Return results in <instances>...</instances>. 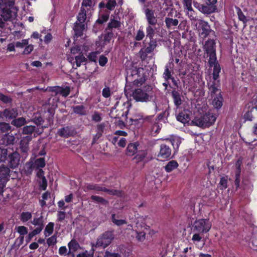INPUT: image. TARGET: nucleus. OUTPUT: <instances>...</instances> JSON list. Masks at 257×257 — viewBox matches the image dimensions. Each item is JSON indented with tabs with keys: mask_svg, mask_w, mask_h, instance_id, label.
Here are the masks:
<instances>
[{
	"mask_svg": "<svg viewBox=\"0 0 257 257\" xmlns=\"http://www.w3.org/2000/svg\"><path fill=\"white\" fill-rule=\"evenodd\" d=\"M10 169L8 166L3 165L0 167V182H3L6 185L10 177Z\"/></svg>",
	"mask_w": 257,
	"mask_h": 257,
	"instance_id": "nucleus-19",
	"label": "nucleus"
},
{
	"mask_svg": "<svg viewBox=\"0 0 257 257\" xmlns=\"http://www.w3.org/2000/svg\"><path fill=\"white\" fill-rule=\"evenodd\" d=\"M7 161L10 167L16 168L20 164V155L17 152H13L8 155Z\"/></svg>",
	"mask_w": 257,
	"mask_h": 257,
	"instance_id": "nucleus-13",
	"label": "nucleus"
},
{
	"mask_svg": "<svg viewBox=\"0 0 257 257\" xmlns=\"http://www.w3.org/2000/svg\"><path fill=\"white\" fill-rule=\"evenodd\" d=\"M116 1L115 0H108L106 3V8L109 10H113L116 6Z\"/></svg>",
	"mask_w": 257,
	"mask_h": 257,
	"instance_id": "nucleus-52",
	"label": "nucleus"
},
{
	"mask_svg": "<svg viewBox=\"0 0 257 257\" xmlns=\"http://www.w3.org/2000/svg\"><path fill=\"white\" fill-rule=\"evenodd\" d=\"M0 101L5 104H11L13 102V99L10 96L0 92Z\"/></svg>",
	"mask_w": 257,
	"mask_h": 257,
	"instance_id": "nucleus-46",
	"label": "nucleus"
},
{
	"mask_svg": "<svg viewBox=\"0 0 257 257\" xmlns=\"http://www.w3.org/2000/svg\"><path fill=\"white\" fill-rule=\"evenodd\" d=\"M77 21L79 23L84 24L86 19V12L84 8L81 7V10L77 16Z\"/></svg>",
	"mask_w": 257,
	"mask_h": 257,
	"instance_id": "nucleus-37",
	"label": "nucleus"
},
{
	"mask_svg": "<svg viewBox=\"0 0 257 257\" xmlns=\"http://www.w3.org/2000/svg\"><path fill=\"white\" fill-rule=\"evenodd\" d=\"M92 120L95 122L100 121L102 118L100 113L97 111H95L92 115Z\"/></svg>",
	"mask_w": 257,
	"mask_h": 257,
	"instance_id": "nucleus-62",
	"label": "nucleus"
},
{
	"mask_svg": "<svg viewBox=\"0 0 257 257\" xmlns=\"http://www.w3.org/2000/svg\"><path fill=\"white\" fill-rule=\"evenodd\" d=\"M102 191L106 192L108 194L111 195H118V193H119V191L117 190L109 189H107L104 187H103Z\"/></svg>",
	"mask_w": 257,
	"mask_h": 257,
	"instance_id": "nucleus-58",
	"label": "nucleus"
},
{
	"mask_svg": "<svg viewBox=\"0 0 257 257\" xmlns=\"http://www.w3.org/2000/svg\"><path fill=\"white\" fill-rule=\"evenodd\" d=\"M144 13L149 25L155 26L157 23V18L155 16V11L147 8L145 9Z\"/></svg>",
	"mask_w": 257,
	"mask_h": 257,
	"instance_id": "nucleus-16",
	"label": "nucleus"
},
{
	"mask_svg": "<svg viewBox=\"0 0 257 257\" xmlns=\"http://www.w3.org/2000/svg\"><path fill=\"white\" fill-rule=\"evenodd\" d=\"M85 29L84 24L79 23L76 22L74 25L73 30L74 34L77 37H81L83 34V31Z\"/></svg>",
	"mask_w": 257,
	"mask_h": 257,
	"instance_id": "nucleus-26",
	"label": "nucleus"
},
{
	"mask_svg": "<svg viewBox=\"0 0 257 257\" xmlns=\"http://www.w3.org/2000/svg\"><path fill=\"white\" fill-rule=\"evenodd\" d=\"M145 37V33L142 30L139 29L137 33L135 39L137 41H141Z\"/></svg>",
	"mask_w": 257,
	"mask_h": 257,
	"instance_id": "nucleus-59",
	"label": "nucleus"
},
{
	"mask_svg": "<svg viewBox=\"0 0 257 257\" xmlns=\"http://www.w3.org/2000/svg\"><path fill=\"white\" fill-rule=\"evenodd\" d=\"M211 224L208 219H201L196 220L193 225V231L203 233L209 231Z\"/></svg>",
	"mask_w": 257,
	"mask_h": 257,
	"instance_id": "nucleus-8",
	"label": "nucleus"
},
{
	"mask_svg": "<svg viewBox=\"0 0 257 257\" xmlns=\"http://www.w3.org/2000/svg\"><path fill=\"white\" fill-rule=\"evenodd\" d=\"M54 224L53 222H49L46 226L44 231V234L46 236L52 234L54 230Z\"/></svg>",
	"mask_w": 257,
	"mask_h": 257,
	"instance_id": "nucleus-45",
	"label": "nucleus"
},
{
	"mask_svg": "<svg viewBox=\"0 0 257 257\" xmlns=\"http://www.w3.org/2000/svg\"><path fill=\"white\" fill-rule=\"evenodd\" d=\"M26 123V119L23 117L14 118L11 121V124L17 127H20Z\"/></svg>",
	"mask_w": 257,
	"mask_h": 257,
	"instance_id": "nucleus-33",
	"label": "nucleus"
},
{
	"mask_svg": "<svg viewBox=\"0 0 257 257\" xmlns=\"http://www.w3.org/2000/svg\"><path fill=\"white\" fill-rule=\"evenodd\" d=\"M144 47L139 51V54L142 60L147 59L148 54L152 53L157 46V42L156 39H150V41L147 45L146 40L143 42Z\"/></svg>",
	"mask_w": 257,
	"mask_h": 257,
	"instance_id": "nucleus-6",
	"label": "nucleus"
},
{
	"mask_svg": "<svg viewBox=\"0 0 257 257\" xmlns=\"http://www.w3.org/2000/svg\"><path fill=\"white\" fill-rule=\"evenodd\" d=\"M32 121L38 126L42 124L44 120L40 114H36L32 119Z\"/></svg>",
	"mask_w": 257,
	"mask_h": 257,
	"instance_id": "nucleus-53",
	"label": "nucleus"
},
{
	"mask_svg": "<svg viewBox=\"0 0 257 257\" xmlns=\"http://www.w3.org/2000/svg\"><path fill=\"white\" fill-rule=\"evenodd\" d=\"M171 71L169 70L168 66H166L165 71L163 73V77L166 81H168L172 77Z\"/></svg>",
	"mask_w": 257,
	"mask_h": 257,
	"instance_id": "nucleus-56",
	"label": "nucleus"
},
{
	"mask_svg": "<svg viewBox=\"0 0 257 257\" xmlns=\"http://www.w3.org/2000/svg\"><path fill=\"white\" fill-rule=\"evenodd\" d=\"M44 222L43 216L42 215L38 218H34L33 220L31 222L32 224L34 225L42 228H44Z\"/></svg>",
	"mask_w": 257,
	"mask_h": 257,
	"instance_id": "nucleus-41",
	"label": "nucleus"
},
{
	"mask_svg": "<svg viewBox=\"0 0 257 257\" xmlns=\"http://www.w3.org/2000/svg\"><path fill=\"white\" fill-rule=\"evenodd\" d=\"M193 5L195 8L204 14H210L215 12L217 10L216 6H213L207 2L206 4H201L197 2L194 1Z\"/></svg>",
	"mask_w": 257,
	"mask_h": 257,
	"instance_id": "nucleus-10",
	"label": "nucleus"
},
{
	"mask_svg": "<svg viewBox=\"0 0 257 257\" xmlns=\"http://www.w3.org/2000/svg\"><path fill=\"white\" fill-rule=\"evenodd\" d=\"M36 131V126L34 125H26L23 128V133L25 135H31Z\"/></svg>",
	"mask_w": 257,
	"mask_h": 257,
	"instance_id": "nucleus-47",
	"label": "nucleus"
},
{
	"mask_svg": "<svg viewBox=\"0 0 257 257\" xmlns=\"http://www.w3.org/2000/svg\"><path fill=\"white\" fill-rule=\"evenodd\" d=\"M176 119L178 121L185 123L190 120L189 114L185 110H183L179 113L176 116Z\"/></svg>",
	"mask_w": 257,
	"mask_h": 257,
	"instance_id": "nucleus-30",
	"label": "nucleus"
},
{
	"mask_svg": "<svg viewBox=\"0 0 257 257\" xmlns=\"http://www.w3.org/2000/svg\"><path fill=\"white\" fill-rule=\"evenodd\" d=\"M178 166V163L176 161L171 160L165 166V170L167 172L169 173L176 169Z\"/></svg>",
	"mask_w": 257,
	"mask_h": 257,
	"instance_id": "nucleus-32",
	"label": "nucleus"
},
{
	"mask_svg": "<svg viewBox=\"0 0 257 257\" xmlns=\"http://www.w3.org/2000/svg\"><path fill=\"white\" fill-rule=\"evenodd\" d=\"M192 0H184L183 4L185 9L189 11H192L193 9L192 7Z\"/></svg>",
	"mask_w": 257,
	"mask_h": 257,
	"instance_id": "nucleus-60",
	"label": "nucleus"
},
{
	"mask_svg": "<svg viewBox=\"0 0 257 257\" xmlns=\"http://www.w3.org/2000/svg\"><path fill=\"white\" fill-rule=\"evenodd\" d=\"M209 67L213 66V71L212 73V78L213 81H217V82L219 83V80H218L219 77V73L221 71V67L220 65L219 64L217 59L214 62L211 63L210 62H208Z\"/></svg>",
	"mask_w": 257,
	"mask_h": 257,
	"instance_id": "nucleus-18",
	"label": "nucleus"
},
{
	"mask_svg": "<svg viewBox=\"0 0 257 257\" xmlns=\"http://www.w3.org/2000/svg\"><path fill=\"white\" fill-rule=\"evenodd\" d=\"M91 199L94 202H96L98 203L101 204L102 205H107L108 203V201L103 198L102 197L92 195L91 196Z\"/></svg>",
	"mask_w": 257,
	"mask_h": 257,
	"instance_id": "nucleus-44",
	"label": "nucleus"
},
{
	"mask_svg": "<svg viewBox=\"0 0 257 257\" xmlns=\"http://www.w3.org/2000/svg\"><path fill=\"white\" fill-rule=\"evenodd\" d=\"M142 70H144L143 68H137L134 66L127 69L124 91H131L132 85L139 86L145 82V77L141 76L140 74Z\"/></svg>",
	"mask_w": 257,
	"mask_h": 257,
	"instance_id": "nucleus-1",
	"label": "nucleus"
},
{
	"mask_svg": "<svg viewBox=\"0 0 257 257\" xmlns=\"http://www.w3.org/2000/svg\"><path fill=\"white\" fill-rule=\"evenodd\" d=\"M153 26L149 25L146 27L147 38H148L149 39H155L154 36L155 34V29Z\"/></svg>",
	"mask_w": 257,
	"mask_h": 257,
	"instance_id": "nucleus-42",
	"label": "nucleus"
},
{
	"mask_svg": "<svg viewBox=\"0 0 257 257\" xmlns=\"http://www.w3.org/2000/svg\"><path fill=\"white\" fill-rule=\"evenodd\" d=\"M140 144L138 142L130 143L127 145L125 150V154L129 157H132L140 150Z\"/></svg>",
	"mask_w": 257,
	"mask_h": 257,
	"instance_id": "nucleus-17",
	"label": "nucleus"
},
{
	"mask_svg": "<svg viewBox=\"0 0 257 257\" xmlns=\"http://www.w3.org/2000/svg\"><path fill=\"white\" fill-rule=\"evenodd\" d=\"M216 42L213 39H208L203 45V49L207 57H209L208 62L212 63L217 59L216 52Z\"/></svg>",
	"mask_w": 257,
	"mask_h": 257,
	"instance_id": "nucleus-5",
	"label": "nucleus"
},
{
	"mask_svg": "<svg viewBox=\"0 0 257 257\" xmlns=\"http://www.w3.org/2000/svg\"><path fill=\"white\" fill-rule=\"evenodd\" d=\"M114 238V230L106 231L98 237L95 244L92 246L105 248L111 244Z\"/></svg>",
	"mask_w": 257,
	"mask_h": 257,
	"instance_id": "nucleus-4",
	"label": "nucleus"
},
{
	"mask_svg": "<svg viewBox=\"0 0 257 257\" xmlns=\"http://www.w3.org/2000/svg\"><path fill=\"white\" fill-rule=\"evenodd\" d=\"M33 163L35 169L43 168L46 166V161L44 157L36 159Z\"/></svg>",
	"mask_w": 257,
	"mask_h": 257,
	"instance_id": "nucleus-38",
	"label": "nucleus"
},
{
	"mask_svg": "<svg viewBox=\"0 0 257 257\" xmlns=\"http://www.w3.org/2000/svg\"><path fill=\"white\" fill-rule=\"evenodd\" d=\"M216 119L215 115L212 113H208L200 117L196 116L192 121V122L194 125L201 127H206L213 124Z\"/></svg>",
	"mask_w": 257,
	"mask_h": 257,
	"instance_id": "nucleus-3",
	"label": "nucleus"
},
{
	"mask_svg": "<svg viewBox=\"0 0 257 257\" xmlns=\"http://www.w3.org/2000/svg\"><path fill=\"white\" fill-rule=\"evenodd\" d=\"M136 238L138 241H143L146 238V233L144 231H140L136 230Z\"/></svg>",
	"mask_w": 257,
	"mask_h": 257,
	"instance_id": "nucleus-57",
	"label": "nucleus"
},
{
	"mask_svg": "<svg viewBox=\"0 0 257 257\" xmlns=\"http://www.w3.org/2000/svg\"><path fill=\"white\" fill-rule=\"evenodd\" d=\"M69 252L67 254L72 255L74 257V252H75L79 247L80 245L78 242L75 239H72L68 244Z\"/></svg>",
	"mask_w": 257,
	"mask_h": 257,
	"instance_id": "nucleus-25",
	"label": "nucleus"
},
{
	"mask_svg": "<svg viewBox=\"0 0 257 257\" xmlns=\"http://www.w3.org/2000/svg\"><path fill=\"white\" fill-rule=\"evenodd\" d=\"M35 167L32 161L27 162L24 166V172L27 176L31 175Z\"/></svg>",
	"mask_w": 257,
	"mask_h": 257,
	"instance_id": "nucleus-34",
	"label": "nucleus"
},
{
	"mask_svg": "<svg viewBox=\"0 0 257 257\" xmlns=\"http://www.w3.org/2000/svg\"><path fill=\"white\" fill-rule=\"evenodd\" d=\"M109 18V12H107L106 14L100 15L99 18L96 21L95 23L102 25L104 23L106 22L108 20Z\"/></svg>",
	"mask_w": 257,
	"mask_h": 257,
	"instance_id": "nucleus-43",
	"label": "nucleus"
},
{
	"mask_svg": "<svg viewBox=\"0 0 257 257\" xmlns=\"http://www.w3.org/2000/svg\"><path fill=\"white\" fill-rule=\"evenodd\" d=\"M11 126L9 123L0 122V131L3 132H7L11 130Z\"/></svg>",
	"mask_w": 257,
	"mask_h": 257,
	"instance_id": "nucleus-55",
	"label": "nucleus"
},
{
	"mask_svg": "<svg viewBox=\"0 0 257 257\" xmlns=\"http://www.w3.org/2000/svg\"><path fill=\"white\" fill-rule=\"evenodd\" d=\"M198 32L203 40L211 36L215 37V32L211 29L208 23L203 20H200L198 23Z\"/></svg>",
	"mask_w": 257,
	"mask_h": 257,
	"instance_id": "nucleus-7",
	"label": "nucleus"
},
{
	"mask_svg": "<svg viewBox=\"0 0 257 257\" xmlns=\"http://www.w3.org/2000/svg\"><path fill=\"white\" fill-rule=\"evenodd\" d=\"M103 187V186L96 184L88 183L85 186L84 191L87 192L89 190H94L96 192H98L102 191Z\"/></svg>",
	"mask_w": 257,
	"mask_h": 257,
	"instance_id": "nucleus-29",
	"label": "nucleus"
},
{
	"mask_svg": "<svg viewBox=\"0 0 257 257\" xmlns=\"http://www.w3.org/2000/svg\"><path fill=\"white\" fill-rule=\"evenodd\" d=\"M107 61L108 59L106 56L102 55L100 56L98 60L99 64L100 66H104L107 63Z\"/></svg>",
	"mask_w": 257,
	"mask_h": 257,
	"instance_id": "nucleus-61",
	"label": "nucleus"
},
{
	"mask_svg": "<svg viewBox=\"0 0 257 257\" xmlns=\"http://www.w3.org/2000/svg\"><path fill=\"white\" fill-rule=\"evenodd\" d=\"M53 117H54V113H52V112H50L47 118V123L46 124V125L42 126V131L44 130V128H46L48 126H50L53 124Z\"/></svg>",
	"mask_w": 257,
	"mask_h": 257,
	"instance_id": "nucleus-54",
	"label": "nucleus"
},
{
	"mask_svg": "<svg viewBox=\"0 0 257 257\" xmlns=\"http://www.w3.org/2000/svg\"><path fill=\"white\" fill-rule=\"evenodd\" d=\"M165 23L166 28L169 29H173L174 27L177 26L179 24V21L176 19L166 17L165 19Z\"/></svg>",
	"mask_w": 257,
	"mask_h": 257,
	"instance_id": "nucleus-28",
	"label": "nucleus"
},
{
	"mask_svg": "<svg viewBox=\"0 0 257 257\" xmlns=\"http://www.w3.org/2000/svg\"><path fill=\"white\" fill-rule=\"evenodd\" d=\"M32 139L31 136H27L23 137L20 142V150L23 158H26L28 157L30 149L29 143Z\"/></svg>",
	"mask_w": 257,
	"mask_h": 257,
	"instance_id": "nucleus-12",
	"label": "nucleus"
},
{
	"mask_svg": "<svg viewBox=\"0 0 257 257\" xmlns=\"http://www.w3.org/2000/svg\"><path fill=\"white\" fill-rule=\"evenodd\" d=\"M169 115V112L168 109H166L161 113L159 114L157 118L159 120H162L164 117L167 118Z\"/></svg>",
	"mask_w": 257,
	"mask_h": 257,
	"instance_id": "nucleus-63",
	"label": "nucleus"
},
{
	"mask_svg": "<svg viewBox=\"0 0 257 257\" xmlns=\"http://www.w3.org/2000/svg\"><path fill=\"white\" fill-rule=\"evenodd\" d=\"M47 90L49 92L54 93L52 94V96H56L58 94H60L64 97L68 96L70 92V88L69 86L63 87L60 86H50L47 88Z\"/></svg>",
	"mask_w": 257,
	"mask_h": 257,
	"instance_id": "nucleus-11",
	"label": "nucleus"
},
{
	"mask_svg": "<svg viewBox=\"0 0 257 257\" xmlns=\"http://www.w3.org/2000/svg\"><path fill=\"white\" fill-rule=\"evenodd\" d=\"M181 142V138L176 136L173 137L170 140V143L173 146L174 149L175 150L178 149Z\"/></svg>",
	"mask_w": 257,
	"mask_h": 257,
	"instance_id": "nucleus-40",
	"label": "nucleus"
},
{
	"mask_svg": "<svg viewBox=\"0 0 257 257\" xmlns=\"http://www.w3.org/2000/svg\"><path fill=\"white\" fill-rule=\"evenodd\" d=\"M113 15H111L110 22L108 23L106 28V30H112L113 29H119L121 27V23L116 20Z\"/></svg>",
	"mask_w": 257,
	"mask_h": 257,
	"instance_id": "nucleus-24",
	"label": "nucleus"
},
{
	"mask_svg": "<svg viewBox=\"0 0 257 257\" xmlns=\"http://www.w3.org/2000/svg\"><path fill=\"white\" fill-rule=\"evenodd\" d=\"M2 9V16L5 21H8L12 18V11L10 8H4Z\"/></svg>",
	"mask_w": 257,
	"mask_h": 257,
	"instance_id": "nucleus-35",
	"label": "nucleus"
},
{
	"mask_svg": "<svg viewBox=\"0 0 257 257\" xmlns=\"http://www.w3.org/2000/svg\"><path fill=\"white\" fill-rule=\"evenodd\" d=\"M235 9L239 20L242 22L243 23L245 24V25H246V24L248 21L247 19H246V17H245V16L242 13L241 10L239 7H236Z\"/></svg>",
	"mask_w": 257,
	"mask_h": 257,
	"instance_id": "nucleus-39",
	"label": "nucleus"
},
{
	"mask_svg": "<svg viewBox=\"0 0 257 257\" xmlns=\"http://www.w3.org/2000/svg\"><path fill=\"white\" fill-rule=\"evenodd\" d=\"M3 142L6 145H14L16 142V138L14 136L8 134L4 137Z\"/></svg>",
	"mask_w": 257,
	"mask_h": 257,
	"instance_id": "nucleus-36",
	"label": "nucleus"
},
{
	"mask_svg": "<svg viewBox=\"0 0 257 257\" xmlns=\"http://www.w3.org/2000/svg\"><path fill=\"white\" fill-rule=\"evenodd\" d=\"M130 91H124L133 97L136 102H148L153 97V87L151 85H145L143 87L133 89Z\"/></svg>",
	"mask_w": 257,
	"mask_h": 257,
	"instance_id": "nucleus-2",
	"label": "nucleus"
},
{
	"mask_svg": "<svg viewBox=\"0 0 257 257\" xmlns=\"http://www.w3.org/2000/svg\"><path fill=\"white\" fill-rule=\"evenodd\" d=\"M115 37L112 30H106L105 29L103 34V44L106 45L109 43L111 40Z\"/></svg>",
	"mask_w": 257,
	"mask_h": 257,
	"instance_id": "nucleus-27",
	"label": "nucleus"
},
{
	"mask_svg": "<svg viewBox=\"0 0 257 257\" xmlns=\"http://www.w3.org/2000/svg\"><path fill=\"white\" fill-rule=\"evenodd\" d=\"M171 94L174 105L176 108H179L182 102L181 95V93L180 91L175 90V89H172Z\"/></svg>",
	"mask_w": 257,
	"mask_h": 257,
	"instance_id": "nucleus-22",
	"label": "nucleus"
},
{
	"mask_svg": "<svg viewBox=\"0 0 257 257\" xmlns=\"http://www.w3.org/2000/svg\"><path fill=\"white\" fill-rule=\"evenodd\" d=\"M172 150L169 145L162 144L160 147V151L158 157L164 159H168L170 158Z\"/></svg>",
	"mask_w": 257,
	"mask_h": 257,
	"instance_id": "nucleus-15",
	"label": "nucleus"
},
{
	"mask_svg": "<svg viewBox=\"0 0 257 257\" xmlns=\"http://www.w3.org/2000/svg\"><path fill=\"white\" fill-rule=\"evenodd\" d=\"M72 109L74 113L81 116L86 115L87 114L85 107L83 105L73 106Z\"/></svg>",
	"mask_w": 257,
	"mask_h": 257,
	"instance_id": "nucleus-31",
	"label": "nucleus"
},
{
	"mask_svg": "<svg viewBox=\"0 0 257 257\" xmlns=\"http://www.w3.org/2000/svg\"><path fill=\"white\" fill-rule=\"evenodd\" d=\"M207 86L209 89V92L212 98H213V96H215L216 94H218V93H220L221 94L220 89L218 88V86L216 82V81L208 82Z\"/></svg>",
	"mask_w": 257,
	"mask_h": 257,
	"instance_id": "nucleus-21",
	"label": "nucleus"
},
{
	"mask_svg": "<svg viewBox=\"0 0 257 257\" xmlns=\"http://www.w3.org/2000/svg\"><path fill=\"white\" fill-rule=\"evenodd\" d=\"M75 131L72 126L67 125L65 127H61L58 130L57 135L63 138H68L69 137L73 136L75 135Z\"/></svg>",
	"mask_w": 257,
	"mask_h": 257,
	"instance_id": "nucleus-14",
	"label": "nucleus"
},
{
	"mask_svg": "<svg viewBox=\"0 0 257 257\" xmlns=\"http://www.w3.org/2000/svg\"><path fill=\"white\" fill-rule=\"evenodd\" d=\"M8 157L7 149L0 147V162H6L7 160Z\"/></svg>",
	"mask_w": 257,
	"mask_h": 257,
	"instance_id": "nucleus-50",
	"label": "nucleus"
},
{
	"mask_svg": "<svg viewBox=\"0 0 257 257\" xmlns=\"http://www.w3.org/2000/svg\"><path fill=\"white\" fill-rule=\"evenodd\" d=\"M102 95L104 98H108L111 95L110 90L109 87H105L102 91Z\"/></svg>",
	"mask_w": 257,
	"mask_h": 257,
	"instance_id": "nucleus-64",
	"label": "nucleus"
},
{
	"mask_svg": "<svg viewBox=\"0 0 257 257\" xmlns=\"http://www.w3.org/2000/svg\"><path fill=\"white\" fill-rule=\"evenodd\" d=\"M32 213L30 212H23L20 215V219L23 222H26L32 218Z\"/></svg>",
	"mask_w": 257,
	"mask_h": 257,
	"instance_id": "nucleus-49",
	"label": "nucleus"
},
{
	"mask_svg": "<svg viewBox=\"0 0 257 257\" xmlns=\"http://www.w3.org/2000/svg\"><path fill=\"white\" fill-rule=\"evenodd\" d=\"M87 61L83 54H79L75 57V62L77 67H80L81 64L83 62H86Z\"/></svg>",
	"mask_w": 257,
	"mask_h": 257,
	"instance_id": "nucleus-48",
	"label": "nucleus"
},
{
	"mask_svg": "<svg viewBox=\"0 0 257 257\" xmlns=\"http://www.w3.org/2000/svg\"><path fill=\"white\" fill-rule=\"evenodd\" d=\"M18 109L16 107H8L0 111V117L6 121H10L18 116Z\"/></svg>",
	"mask_w": 257,
	"mask_h": 257,
	"instance_id": "nucleus-9",
	"label": "nucleus"
},
{
	"mask_svg": "<svg viewBox=\"0 0 257 257\" xmlns=\"http://www.w3.org/2000/svg\"><path fill=\"white\" fill-rule=\"evenodd\" d=\"M111 220L112 222L117 226H120L127 223V222L124 219H116L115 218V214H111Z\"/></svg>",
	"mask_w": 257,
	"mask_h": 257,
	"instance_id": "nucleus-51",
	"label": "nucleus"
},
{
	"mask_svg": "<svg viewBox=\"0 0 257 257\" xmlns=\"http://www.w3.org/2000/svg\"><path fill=\"white\" fill-rule=\"evenodd\" d=\"M223 98L220 93L213 97L212 105L215 108L220 109L223 105Z\"/></svg>",
	"mask_w": 257,
	"mask_h": 257,
	"instance_id": "nucleus-23",
	"label": "nucleus"
},
{
	"mask_svg": "<svg viewBox=\"0 0 257 257\" xmlns=\"http://www.w3.org/2000/svg\"><path fill=\"white\" fill-rule=\"evenodd\" d=\"M148 154L147 150H139L138 152L135 155L133 160L137 164L144 162L145 158Z\"/></svg>",
	"mask_w": 257,
	"mask_h": 257,
	"instance_id": "nucleus-20",
	"label": "nucleus"
}]
</instances>
